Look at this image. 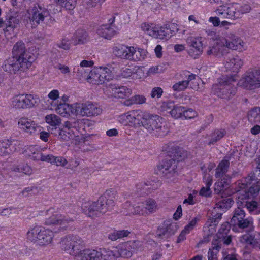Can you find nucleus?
<instances>
[{"mask_svg": "<svg viewBox=\"0 0 260 260\" xmlns=\"http://www.w3.org/2000/svg\"><path fill=\"white\" fill-rule=\"evenodd\" d=\"M116 191L112 189L107 190L98 202L86 201L83 203L82 209L89 217L98 216L111 210L114 206Z\"/></svg>", "mask_w": 260, "mask_h": 260, "instance_id": "1", "label": "nucleus"}, {"mask_svg": "<svg viewBox=\"0 0 260 260\" xmlns=\"http://www.w3.org/2000/svg\"><path fill=\"white\" fill-rule=\"evenodd\" d=\"M236 79L233 76H222L218 79V83L213 85L212 92L221 99L230 100L236 92V88L234 85Z\"/></svg>", "mask_w": 260, "mask_h": 260, "instance_id": "2", "label": "nucleus"}, {"mask_svg": "<svg viewBox=\"0 0 260 260\" xmlns=\"http://www.w3.org/2000/svg\"><path fill=\"white\" fill-rule=\"evenodd\" d=\"M143 127L150 133H155L164 136L168 133L167 128L164 123V119L156 114H151L146 111Z\"/></svg>", "mask_w": 260, "mask_h": 260, "instance_id": "3", "label": "nucleus"}, {"mask_svg": "<svg viewBox=\"0 0 260 260\" xmlns=\"http://www.w3.org/2000/svg\"><path fill=\"white\" fill-rule=\"evenodd\" d=\"M255 176L248 175L237 182L240 190L238 193V198L243 199L250 198L254 194L257 193L260 190V182L255 180Z\"/></svg>", "mask_w": 260, "mask_h": 260, "instance_id": "4", "label": "nucleus"}, {"mask_svg": "<svg viewBox=\"0 0 260 260\" xmlns=\"http://www.w3.org/2000/svg\"><path fill=\"white\" fill-rule=\"evenodd\" d=\"M53 236L54 234L52 231L39 226L30 229L27 233L28 240L42 246L51 243Z\"/></svg>", "mask_w": 260, "mask_h": 260, "instance_id": "5", "label": "nucleus"}, {"mask_svg": "<svg viewBox=\"0 0 260 260\" xmlns=\"http://www.w3.org/2000/svg\"><path fill=\"white\" fill-rule=\"evenodd\" d=\"M141 27L148 35L156 39L167 40L172 35L170 25L168 24L159 26L152 23L144 22L142 23Z\"/></svg>", "mask_w": 260, "mask_h": 260, "instance_id": "6", "label": "nucleus"}, {"mask_svg": "<svg viewBox=\"0 0 260 260\" xmlns=\"http://www.w3.org/2000/svg\"><path fill=\"white\" fill-rule=\"evenodd\" d=\"M60 245L62 249L69 251L74 257L85 247L82 239L77 235H69L62 238Z\"/></svg>", "mask_w": 260, "mask_h": 260, "instance_id": "7", "label": "nucleus"}, {"mask_svg": "<svg viewBox=\"0 0 260 260\" xmlns=\"http://www.w3.org/2000/svg\"><path fill=\"white\" fill-rule=\"evenodd\" d=\"M146 111L132 110L120 115L118 121L124 125L134 127L143 126L142 122L144 120Z\"/></svg>", "mask_w": 260, "mask_h": 260, "instance_id": "8", "label": "nucleus"}, {"mask_svg": "<svg viewBox=\"0 0 260 260\" xmlns=\"http://www.w3.org/2000/svg\"><path fill=\"white\" fill-rule=\"evenodd\" d=\"M231 223L233 225L238 226L240 229H246L247 231H251L253 229L252 218H246L245 211L239 207L234 210Z\"/></svg>", "mask_w": 260, "mask_h": 260, "instance_id": "9", "label": "nucleus"}, {"mask_svg": "<svg viewBox=\"0 0 260 260\" xmlns=\"http://www.w3.org/2000/svg\"><path fill=\"white\" fill-rule=\"evenodd\" d=\"M240 86L249 90L260 88V70L246 72L239 81Z\"/></svg>", "mask_w": 260, "mask_h": 260, "instance_id": "10", "label": "nucleus"}, {"mask_svg": "<svg viewBox=\"0 0 260 260\" xmlns=\"http://www.w3.org/2000/svg\"><path fill=\"white\" fill-rule=\"evenodd\" d=\"M224 46L226 48L233 50L242 51L245 50L246 46L245 43L238 36L231 32H226L222 34Z\"/></svg>", "mask_w": 260, "mask_h": 260, "instance_id": "11", "label": "nucleus"}, {"mask_svg": "<svg viewBox=\"0 0 260 260\" xmlns=\"http://www.w3.org/2000/svg\"><path fill=\"white\" fill-rule=\"evenodd\" d=\"M202 38L201 37L188 36L186 43L189 48L188 54L193 58H197L202 54L203 51Z\"/></svg>", "mask_w": 260, "mask_h": 260, "instance_id": "12", "label": "nucleus"}, {"mask_svg": "<svg viewBox=\"0 0 260 260\" xmlns=\"http://www.w3.org/2000/svg\"><path fill=\"white\" fill-rule=\"evenodd\" d=\"M38 100L31 94H19L12 99V105L16 108L25 109L35 106Z\"/></svg>", "mask_w": 260, "mask_h": 260, "instance_id": "13", "label": "nucleus"}, {"mask_svg": "<svg viewBox=\"0 0 260 260\" xmlns=\"http://www.w3.org/2000/svg\"><path fill=\"white\" fill-rule=\"evenodd\" d=\"M76 115L82 116H95L100 114L102 109L97 105L91 103L77 104Z\"/></svg>", "mask_w": 260, "mask_h": 260, "instance_id": "14", "label": "nucleus"}, {"mask_svg": "<svg viewBox=\"0 0 260 260\" xmlns=\"http://www.w3.org/2000/svg\"><path fill=\"white\" fill-rule=\"evenodd\" d=\"M184 75L187 77V80L175 83L172 87L173 90L177 91H183L190 85L191 88L197 90L199 89V84L194 81L197 76L196 75L190 73L188 71H185Z\"/></svg>", "mask_w": 260, "mask_h": 260, "instance_id": "15", "label": "nucleus"}, {"mask_svg": "<svg viewBox=\"0 0 260 260\" xmlns=\"http://www.w3.org/2000/svg\"><path fill=\"white\" fill-rule=\"evenodd\" d=\"M177 230V225L176 223L166 221L158 228L156 237L159 240H167L174 235Z\"/></svg>", "mask_w": 260, "mask_h": 260, "instance_id": "16", "label": "nucleus"}, {"mask_svg": "<svg viewBox=\"0 0 260 260\" xmlns=\"http://www.w3.org/2000/svg\"><path fill=\"white\" fill-rule=\"evenodd\" d=\"M72 218L67 217L59 214H54L46 219L45 224L47 225H58L59 226V231L64 230L69 223L72 222Z\"/></svg>", "mask_w": 260, "mask_h": 260, "instance_id": "17", "label": "nucleus"}, {"mask_svg": "<svg viewBox=\"0 0 260 260\" xmlns=\"http://www.w3.org/2000/svg\"><path fill=\"white\" fill-rule=\"evenodd\" d=\"M157 168L158 174L170 178L176 172L177 162L171 159H166L157 166Z\"/></svg>", "mask_w": 260, "mask_h": 260, "instance_id": "18", "label": "nucleus"}, {"mask_svg": "<svg viewBox=\"0 0 260 260\" xmlns=\"http://www.w3.org/2000/svg\"><path fill=\"white\" fill-rule=\"evenodd\" d=\"M59 137L64 141H70L71 143L75 145H77L80 142L81 138V136L74 129L71 128L66 127L64 125L63 128L60 131Z\"/></svg>", "mask_w": 260, "mask_h": 260, "instance_id": "19", "label": "nucleus"}, {"mask_svg": "<svg viewBox=\"0 0 260 260\" xmlns=\"http://www.w3.org/2000/svg\"><path fill=\"white\" fill-rule=\"evenodd\" d=\"M230 225L225 222L222 224L216 235L217 238L212 241H217L221 245H229L232 242V237L229 235Z\"/></svg>", "mask_w": 260, "mask_h": 260, "instance_id": "20", "label": "nucleus"}, {"mask_svg": "<svg viewBox=\"0 0 260 260\" xmlns=\"http://www.w3.org/2000/svg\"><path fill=\"white\" fill-rule=\"evenodd\" d=\"M208 35L211 37L215 42L209 46L208 50L206 51V54L208 55L219 56L222 54L223 48L225 47L224 43L221 41L220 39L215 37L216 34L214 32H210Z\"/></svg>", "mask_w": 260, "mask_h": 260, "instance_id": "21", "label": "nucleus"}, {"mask_svg": "<svg viewBox=\"0 0 260 260\" xmlns=\"http://www.w3.org/2000/svg\"><path fill=\"white\" fill-rule=\"evenodd\" d=\"M109 24L100 26L96 30L98 36L102 38L110 40L116 34L112 24L115 21V17H111L109 20Z\"/></svg>", "mask_w": 260, "mask_h": 260, "instance_id": "22", "label": "nucleus"}, {"mask_svg": "<svg viewBox=\"0 0 260 260\" xmlns=\"http://www.w3.org/2000/svg\"><path fill=\"white\" fill-rule=\"evenodd\" d=\"M109 96L117 98H124L131 94V90L125 86H118L116 85H110L106 91Z\"/></svg>", "mask_w": 260, "mask_h": 260, "instance_id": "23", "label": "nucleus"}, {"mask_svg": "<svg viewBox=\"0 0 260 260\" xmlns=\"http://www.w3.org/2000/svg\"><path fill=\"white\" fill-rule=\"evenodd\" d=\"M0 18V28L4 27V31L6 37H8L9 34H11L14 31V29L16 27L19 21L16 17H4Z\"/></svg>", "mask_w": 260, "mask_h": 260, "instance_id": "24", "label": "nucleus"}, {"mask_svg": "<svg viewBox=\"0 0 260 260\" xmlns=\"http://www.w3.org/2000/svg\"><path fill=\"white\" fill-rule=\"evenodd\" d=\"M237 203L239 206L246 208L251 214H257L260 213V204L251 200L250 198L243 199L238 198Z\"/></svg>", "mask_w": 260, "mask_h": 260, "instance_id": "25", "label": "nucleus"}, {"mask_svg": "<svg viewBox=\"0 0 260 260\" xmlns=\"http://www.w3.org/2000/svg\"><path fill=\"white\" fill-rule=\"evenodd\" d=\"M168 154L171 160L175 162L181 161L187 156V152L182 148L175 145H170L168 147Z\"/></svg>", "mask_w": 260, "mask_h": 260, "instance_id": "26", "label": "nucleus"}, {"mask_svg": "<svg viewBox=\"0 0 260 260\" xmlns=\"http://www.w3.org/2000/svg\"><path fill=\"white\" fill-rule=\"evenodd\" d=\"M18 125L21 130L29 134L34 133L38 130L40 131L41 128L34 121L23 117L19 120Z\"/></svg>", "mask_w": 260, "mask_h": 260, "instance_id": "27", "label": "nucleus"}, {"mask_svg": "<svg viewBox=\"0 0 260 260\" xmlns=\"http://www.w3.org/2000/svg\"><path fill=\"white\" fill-rule=\"evenodd\" d=\"M243 64V60L238 56L229 57L225 63L226 70L237 73Z\"/></svg>", "mask_w": 260, "mask_h": 260, "instance_id": "28", "label": "nucleus"}, {"mask_svg": "<svg viewBox=\"0 0 260 260\" xmlns=\"http://www.w3.org/2000/svg\"><path fill=\"white\" fill-rule=\"evenodd\" d=\"M16 59L18 60L17 64L19 67V71H25L28 69L35 60V56L31 53L24 54Z\"/></svg>", "mask_w": 260, "mask_h": 260, "instance_id": "29", "label": "nucleus"}, {"mask_svg": "<svg viewBox=\"0 0 260 260\" xmlns=\"http://www.w3.org/2000/svg\"><path fill=\"white\" fill-rule=\"evenodd\" d=\"M76 109L77 104L70 105L64 103L58 104L55 110L57 113L64 117L70 115H76Z\"/></svg>", "mask_w": 260, "mask_h": 260, "instance_id": "30", "label": "nucleus"}, {"mask_svg": "<svg viewBox=\"0 0 260 260\" xmlns=\"http://www.w3.org/2000/svg\"><path fill=\"white\" fill-rule=\"evenodd\" d=\"M240 242L252 245L253 247L258 246L260 244V234L256 233L252 234H246L242 236L239 239Z\"/></svg>", "mask_w": 260, "mask_h": 260, "instance_id": "31", "label": "nucleus"}, {"mask_svg": "<svg viewBox=\"0 0 260 260\" xmlns=\"http://www.w3.org/2000/svg\"><path fill=\"white\" fill-rule=\"evenodd\" d=\"M17 61L18 60L13 57L6 59L2 66L3 70L9 73L13 72L14 73L19 71V67H18L17 64Z\"/></svg>", "mask_w": 260, "mask_h": 260, "instance_id": "32", "label": "nucleus"}, {"mask_svg": "<svg viewBox=\"0 0 260 260\" xmlns=\"http://www.w3.org/2000/svg\"><path fill=\"white\" fill-rule=\"evenodd\" d=\"M128 59L133 61H139L144 59L146 56L145 50L141 49L136 50L133 47H129Z\"/></svg>", "mask_w": 260, "mask_h": 260, "instance_id": "33", "label": "nucleus"}, {"mask_svg": "<svg viewBox=\"0 0 260 260\" xmlns=\"http://www.w3.org/2000/svg\"><path fill=\"white\" fill-rule=\"evenodd\" d=\"M129 47L119 45L113 48V53L117 57L128 59Z\"/></svg>", "mask_w": 260, "mask_h": 260, "instance_id": "34", "label": "nucleus"}, {"mask_svg": "<svg viewBox=\"0 0 260 260\" xmlns=\"http://www.w3.org/2000/svg\"><path fill=\"white\" fill-rule=\"evenodd\" d=\"M88 39V35L87 32L82 29L77 30L72 38V40L74 41L75 45L83 44Z\"/></svg>", "mask_w": 260, "mask_h": 260, "instance_id": "35", "label": "nucleus"}, {"mask_svg": "<svg viewBox=\"0 0 260 260\" xmlns=\"http://www.w3.org/2000/svg\"><path fill=\"white\" fill-rule=\"evenodd\" d=\"M229 166L230 162L229 160H222L216 169L215 177L216 178H221L228 172Z\"/></svg>", "mask_w": 260, "mask_h": 260, "instance_id": "36", "label": "nucleus"}, {"mask_svg": "<svg viewBox=\"0 0 260 260\" xmlns=\"http://www.w3.org/2000/svg\"><path fill=\"white\" fill-rule=\"evenodd\" d=\"M101 79L100 83H104L106 81H109L113 78V74L111 73V70L108 67H100L98 69Z\"/></svg>", "mask_w": 260, "mask_h": 260, "instance_id": "37", "label": "nucleus"}, {"mask_svg": "<svg viewBox=\"0 0 260 260\" xmlns=\"http://www.w3.org/2000/svg\"><path fill=\"white\" fill-rule=\"evenodd\" d=\"M222 246V245L217 241H212L211 248L208 253V260H217V254Z\"/></svg>", "mask_w": 260, "mask_h": 260, "instance_id": "38", "label": "nucleus"}, {"mask_svg": "<svg viewBox=\"0 0 260 260\" xmlns=\"http://www.w3.org/2000/svg\"><path fill=\"white\" fill-rule=\"evenodd\" d=\"M26 51L25 44L22 42H18L13 47L12 53L13 57L16 59L23 56L24 54L29 53Z\"/></svg>", "mask_w": 260, "mask_h": 260, "instance_id": "39", "label": "nucleus"}, {"mask_svg": "<svg viewBox=\"0 0 260 260\" xmlns=\"http://www.w3.org/2000/svg\"><path fill=\"white\" fill-rule=\"evenodd\" d=\"M14 141L9 140H4L0 141V155H6L11 153L13 149L11 148Z\"/></svg>", "mask_w": 260, "mask_h": 260, "instance_id": "40", "label": "nucleus"}, {"mask_svg": "<svg viewBox=\"0 0 260 260\" xmlns=\"http://www.w3.org/2000/svg\"><path fill=\"white\" fill-rule=\"evenodd\" d=\"M125 207H128V212L129 214H146V212L144 208V203L141 204H138L134 206H130L129 202H126L125 204Z\"/></svg>", "mask_w": 260, "mask_h": 260, "instance_id": "41", "label": "nucleus"}, {"mask_svg": "<svg viewBox=\"0 0 260 260\" xmlns=\"http://www.w3.org/2000/svg\"><path fill=\"white\" fill-rule=\"evenodd\" d=\"M83 120L78 119L72 121H67L64 122L63 125L66 127L71 128L79 134L81 128L83 126Z\"/></svg>", "mask_w": 260, "mask_h": 260, "instance_id": "42", "label": "nucleus"}, {"mask_svg": "<svg viewBox=\"0 0 260 260\" xmlns=\"http://www.w3.org/2000/svg\"><path fill=\"white\" fill-rule=\"evenodd\" d=\"M144 208L146 214H150L155 212L158 209V204L152 199H148L144 202Z\"/></svg>", "mask_w": 260, "mask_h": 260, "instance_id": "43", "label": "nucleus"}, {"mask_svg": "<svg viewBox=\"0 0 260 260\" xmlns=\"http://www.w3.org/2000/svg\"><path fill=\"white\" fill-rule=\"evenodd\" d=\"M86 80L93 84H102L99 75V71L97 69H94L89 71Z\"/></svg>", "mask_w": 260, "mask_h": 260, "instance_id": "44", "label": "nucleus"}, {"mask_svg": "<svg viewBox=\"0 0 260 260\" xmlns=\"http://www.w3.org/2000/svg\"><path fill=\"white\" fill-rule=\"evenodd\" d=\"M24 153L28 157H30L31 159L36 160L35 157L38 155H41L40 148L37 146H30L27 147L24 151Z\"/></svg>", "mask_w": 260, "mask_h": 260, "instance_id": "45", "label": "nucleus"}, {"mask_svg": "<svg viewBox=\"0 0 260 260\" xmlns=\"http://www.w3.org/2000/svg\"><path fill=\"white\" fill-rule=\"evenodd\" d=\"M89 71V69H85L80 66L75 67L73 69V73L76 74L79 80L87 79Z\"/></svg>", "mask_w": 260, "mask_h": 260, "instance_id": "46", "label": "nucleus"}, {"mask_svg": "<svg viewBox=\"0 0 260 260\" xmlns=\"http://www.w3.org/2000/svg\"><path fill=\"white\" fill-rule=\"evenodd\" d=\"M248 120L252 122H260V108L255 107L248 113Z\"/></svg>", "mask_w": 260, "mask_h": 260, "instance_id": "47", "label": "nucleus"}, {"mask_svg": "<svg viewBox=\"0 0 260 260\" xmlns=\"http://www.w3.org/2000/svg\"><path fill=\"white\" fill-rule=\"evenodd\" d=\"M12 170L16 172H22L26 175H30L32 173V170L27 164H22L17 166H14Z\"/></svg>", "mask_w": 260, "mask_h": 260, "instance_id": "48", "label": "nucleus"}, {"mask_svg": "<svg viewBox=\"0 0 260 260\" xmlns=\"http://www.w3.org/2000/svg\"><path fill=\"white\" fill-rule=\"evenodd\" d=\"M116 251L119 257H129L132 255V251L127 247V245L124 244L115 248Z\"/></svg>", "mask_w": 260, "mask_h": 260, "instance_id": "49", "label": "nucleus"}, {"mask_svg": "<svg viewBox=\"0 0 260 260\" xmlns=\"http://www.w3.org/2000/svg\"><path fill=\"white\" fill-rule=\"evenodd\" d=\"M46 122L50 126L55 127L61 122V119L55 114L47 115L45 117Z\"/></svg>", "mask_w": 260, "mask_h": 260, "instance_id": "50", "label": "nucleus"}, {"mask_svg": "<svg viewBox=\"0 0 260 260\" xmlns=\"http://www.w3.org/2000/svg\"><path fill=\"white\" fill-rule=\"evenodd\" d=\"M44 19V17H26L24 22L27 27L35 28Z\"/></svg>", "mask_w": 260, "mask_h": 260, "instance_id": "51", "label": "nucleus"}, {"mask_svg": "<svg viewBox=\"0 0 260 260\" xmlns=\"http://www.w3.org/2000/svg\"><path fill=\"white\" fill-rule=\"evenodd\" d=\"M233 203V201L231 198L222 199L216 204L215 208L222 209L223 210H226L231 207Z\"/></svg>", "mask_w": 260, "mask_h": 260, "instance_id": "52", "label": "nucleus"}, {"mask_svg": "<svg viewBox=\"0 0 260 260\" xmlns=\"http://www.w3.org/2000/svg\"><path fill=\"white\" fill-rule=\"evenodd\" d=\"M91 249H83L74 256V260H90Z\"/></svg>", "mask_w": 260, "mask_h": 260, "instance_id": "53", "label": "nucleus"}, {"mask_svg": "<svg viewBox=\"0 0 260 260\" xmlns=\"http://www.w3.org/2000/svg\"><path fill=\"white\" fill-rule=\"evenodd\" d=\"M225 131L223 129H216L211 135V138L209 142V145L213 144L218 140H220L225 135Z\"/></svg>", "mask_w": 260, "mask_h": 260, "instance_id": "54", "label": "nucleus"}, {"mask_svg": "<svg viewBox=\"0 0 260 260\" xmlns=\"http://www.w3.org/2000/svg\"><path fill=\"white\" fill-rule=\"evenodd\" d=\"M183 112H184V107L174 105L172 110H170L169 112L172 117L175 118H179L182 117Z\"/></svg>", "mask_w": 260, "mask_h": 260, "instance_id": "55", "label": "nucleus"}, {"mask_svg": "<svg viewBox=\"0 0 260 260\" xmlns=\"http://www.w3.org/2000/svg\"><path fill=\"white\" fill-rule=\"evenodd\" d=\"M216 15H230L233 16L234 11L230 9V8L226 6H220L215 11Z\"/></svg>", "mask_w": 260, "mask_h": 260, "instance_id": "56", "label": "nucleus"}, {"mask_svg": "<svg viewBox=\"0 0 260 260\" xmlns=\"http://www.w3.org/2000/svg\"><path fill=\"white\" fill-rule=\"evenodd\" d=\"M125 244L132 253L140 249L142 246V243L139 241H128Z\"/></svg>", "mask_w": 260, "mask_h": 260, "instance_id": "57", "label": "nucleus"}, {"mask_svg": "<svg viewBox=\"0 0 260 260\" xmlns=\"http://www.w3.org/2000/svg\"><path fill=\"white\" fill-rule=\"evenodd\" d=\"M202 216L200 214L197 215L194 217L187 224L184 229L185 231H188L190 232L197 225V223L201 220Z\"/></svg>", "mask_w": 260, "mask_h": 260, "instance_id": "58", "label": "nucleus"}, {"mask_svg": "<svg viewBox=\"0 0 260 260\" xmlns=\"http://www.w3.org/2000/svg\"><path fill=\"white\" fill-rule=\"evenodd\" d=\"M54 157L55 156L52 154L45 155L41 153V155H38L37 156L35 157V158H36V160H41L53 164Z\"/></svg>", "mask_w": 260, "mask_h": 260, "instance_id": "59", "label": "nucleus"}, {"mask_svg": "<svg viewBox=\"0 0 260 260\" xmlns=\"http://www.w3.org/2000/svg\"><path fill=\"white\" fill-rule=\"evenodd\" d=\"M119 257L115 248L113 250H108L103 256V260H116Z\"/></svg>", "mask_w": 260, "mask_h": 260, "instance_id": "60", "label": "nucleus"}, {"mask_svg": "<svg viewBox=\"0 0 260 260\" xmlns=\"http://www.w3.org/2000/svg\"><path fill=\"white\" fill-rule=\"evenodd\" d=\"M209 21L212 22L214 26L226 27L231 24L227 21H223L220 22L218 17H210Z\"/></svg>", "mask_w": 260, "mask_h": 260, "instance_id": "61", "label": "nucleus"}, {"mask_svg": "<svg viewBox=\"0 0 260 260\" xmlns=\"http://www.w3.org/2000/svg\"><path fill=\"white\" fill-rule=\"evenodd\" d=\"M57 46L62 49L68 50L71 48V44L70 43V39L67 37H64L60 43L57 44Z\"/></svg>", "mask_w": 260, "mask_h": 260, "instance_id": "62", "label": "nucleus"}, {"mask_svg": "<svg viewBox=\"0 0 260 260\" xmlns=\"http://www.w3.org/2000/svg\"><path fill=\"white\" fill-rule=\"evenodd\" d=\"M227 186L223 184V182L218 181L215 184L214 191L216 193L218 194H222L224 192V188Z\"/></svg>", "mask_w": 260, "mask_h": 260, "instance_id": "63", "label": "nucleus"}, {"mask_svg": "<svg viewBox=\"0 0 260 260\" xmlns=\"http://www.w3.org/2000/svg\"><path fill=\"white\" fill-rule=\"evenodd\" d=\"M103 254L101 251L91 249L90 260H103Z\"/></svg>", "mask_w": 260, "mask_h": 260, "instance_id": "64", "label": "nucleus"}]
</instances>
